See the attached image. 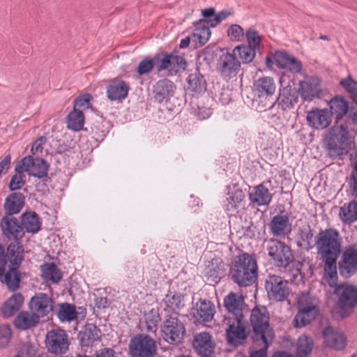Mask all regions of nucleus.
Masks as SVG:
<instances>
[{
  "label": "nucleus",
  "instance_id": "1",
  "mask_svg": "<svg viewBox=\"0 0 357 357\" xmlns=\"http://www.w3.org/2000/svg\"><path fill=\"white\" fill-rule=\"evenodd\" d=\"M318 253L324 261L325 278L331 287L337 286V274L336 260L340 253L339 233L334 229L319 232L317 238Z\"/></svg>",
  "mask_w": 357,
  "mask_h": 357
},
{
  "label": "nucleus",
  "instance_id": "2",
  "mask_svg": "<svg viewBox=\"0 0 357 357\" xmlns=\"http://www.w3.org/2000/svg\"><path fill=\"white\" fill-rule=\"evenodd\" d=\"M224 306L229 313L224 320L227 326L225 331L227 342L231 345L237 346L247 336L243 320V297L235 293H230L224 298Z\"/></svg>",
  "mask_w": 357,
  "mask_h": 357
},
{
  "label": "nucleus",
  "instance_id": "3",
  "mask_svg": "<svg viewBox=\"0 0 357 357\" xmlns=\"http://www.w3.org/2000/svg\"><path fill=\"white\" fill-rule=\"evenodd\" d=\"M22 248L16 244H10L5 253L0 244V279L11 291L19 287L20 278L17 268L22 260Z\"/></svg>",
  "mask_w": 357,
  "mask_h": 357
},
{
  "label": "nucleus",
  "instance_id": "4",
  "mask_svg": "<svg viewBox=\"0 0 357 357\" xmlns=\"http://www.w3.org/2000/svg\"><path fill=\"white\" fill-rule=\"evenodd\" d=\"M230 275L233 281L240 287L252 285L258 276L256 259L245 252L236 256L230 269Z\"/></svg>",
  "mask_w": 357,
  "mask_h": 357
},
{
  "label": "nucleus",
  "instance_id": "5",
  "mask_svg": "<svg viewBox=\"0 0 357 357\" xmlns=\"http://www.w3.org/2000/svg\"><path fill=\"white\" fill-rule=\"evenodd\" d=\"M250 324L255 333V342H262L266 345L272 343L274 334L269 326V314L266 307L256 306L250 314Z\"/></svg>",
  "mask_w": 357,
  "mask_h": 357
},
{
  "label": "nucleus",
  "instance_id": "6",
  "mask_svg": "<svg viewBox=\"0 0 357 357\" xmlns=\"http://www.w3.org/2000/svg\"><path fill=\"white\" fill-rule=\"evenodd\" d=\"M275 90L276 84L274 79L271 77H259L255 81V102L259 111H265L273 106V96Z\"/></svg>",
  "mask_w": 357,
  "mask_h": 357
},
{
  "label": "nucleus",
  "instance_id": "7",
  "mask_svg": "<svg viewBox=\"0 0 357 357\" xmlns=\"http://www.w3.org/2000/svg\"><path fill=\"white\" fill-rule=\"evenodd\" d=\"M337 297L336 305L342 317L349 316L357 306V288L354 285L343 283L336 287Z\"/></svg>",
  "mask_w": 357,
  "mask_h": 357
},
{
  "label": "nucleus",
  "instance_id": "8",
  "mask_svg": "<svg viewBox=\"0 0 357 357\" xmlns=\"http://www.w3.org/2000/svg\"><path fill=\"white\" fill-rule=\"evenodd\" d=\"M298 312L294 317V326L303 327L315 319L317 313V301L307 293H302L298 296Z\"/></svg>",
  "mask_w": 357,
  "mask_h": 357
},
{
  "label": "nucleus",
  "instance_id": "9",
  "mask_svg": "<svg viewBox=\"0 0 357 357\" xmlns=\"http://www.w3.org/2000/svg\"><path fill=\"white\" fill-rule=\"evenodd\" d=\"M268 257L278 267H287L293 261L290 248L284 242L271 238L266 243Z\"/></svg>",
  "mask_w": 357,
  "mask_h": 357
},
{
  "label": "nucleus",
  "instance_id": "10",
  "mask_svg": "<svg viewBox=\"0 0 357 357\" xmlns=\"http://www.w3.org/2000/svg\"><path fill=\"white\" fill-rule=\"evenodd\" d=\"M128 347L131 357H154L156 354L155 342L146 335H137L132 337Z\"/></svg>",
  "mask_w": 357,
  "mask_h": 357
},
{
  "label": "nucleus",
  "instance_id": "11",
  "mask_svg": "<svg viewBox=\"0 0 357 357\" xmlns=\"http://www.w3.org/2000/svg\"><path fill=\"white\" fill-rule=\"evenodd\" d=\"M154 63L159 72L166 71L167 75H174L185 69V59L178 55L162 54L154 58Z\"/></svg>",
  "mask_w": 357,
  "mask_h": 357
},
{
  "label": "nucleus",
  "instance_id": "12",
  "mask_svg": "<svg viewBox=\"0 0 357 357\" xmlns=\"http://www.w3.org/2000/svg\"><path fill=\"white\" fill-rule=\"evenodd\" d=\"M45 344L49 352L54 354H65L68 349V335L59 328L49 331L45 337Z\"/></svg>",
  "mask_w": 357,
  "mask_h": 357
},
{
  "label": "nucleus",
  "instance_id": "13",
  "mask_svg": "<svg viewBox=\"0 0 357 357\" xmlns=\"http://www.w3.org/2000/svg\"><path fill=\"white\" fill-rule=\"evenodd\" d=\"M266 289L268 298L275 301L285 300L290 292L287 281L275 275H271L267 278Z\"/></svg>",
  "mask_w": 357,
  "mask_h": 357
},
{
  "label": "nucleus",
  "instance_id": "14",
  "mask_svg": "<svg viewBox=\"0 0 357 357\" xmlns=\"http://www.w3.org/2000/svg\"><path fill=\"white\" fill-rule=\"evenodd\" d=\"M321 82L317 77H307L299 84L298 92L303 101L312 102L321 98L323 91Z\"/></svg>",
  "mask_w": 357,
  "mask_h": 357
},
{
  "label": "nucleus",
  "instance_id": "15",
  "mask_svg": "<svg viewBox=\"0 0 357 357\" xmlns=\"http://www.w3.org/2000/svg\"><path fill=\"white\" fill-rule=\"evenodd\" d=\"M47 169L48 166L43 160L27 156L17 164L15 170L27 172L29 175L43 178L47 175Z\"/></svg>",
  "mask_w": 357,
  "mask_h": 357
},
{
  "label": "nucleus",
  "instance_id": "16",
  "mask_svg": "<svg viewBox=\"0 0 357 357\" xmlns=\"http://www.w3.org/2000/svg\"><path fill=\"white\" fill-rule=\"evenodd\" d=\"M185 332L183 324L176 317H170L166 319L162 328L164 340L170 344L180 342Z\"/></svg>",
  "mask_w": 357,
  "mask_h": 357
},
{
  "label": "nucleus",
  "instance_id": "17",
  "mask_svg": "<svg viewBox=\"0 0 357 357\" xmlns=\"http://www.w3.org/2000/svg\"><path fill=\"white\" fill-rule=\"evenodd\" d=\"M228 192L225 202V209L229 216H235L245 208V194L239 188L231 189L230 186L227 187Z\"/></svg>",
  "mask_w": 357,
  "mask_h": 357
},
{
  "label": "nucleus",
  "instance_id": "18",
  "mask_svg": "<svg viewBox=\"0 0 357 357\" xmlns=\"http://www.w3.org/2000/svg\"><path fill=\"white\" fill-rule=\"evenodd\" d=\"M306 121L307 125L314 130H324L332 122L331 114L327 109L312 107L307 112Z\"/></svg>",
  "mask_w": 357,
  "mask_h": 357
},
{
  "label": "nucleus",
  "instance_id": "19",
  "mask_svg": "<svg viewBox=\"0 0 357 357\" xmlns=\"http://www.w3.org/2000/svg\"><path fill=\"white\" fill-rule=\"evenodd\" d=\"M357 270V249L354 246L347 248L343 252L339 262L341 275L349 278Z\"/></svg>",
  "mask_w": 357,
  "mask_h": 357
},
{
  "label": "nucleus",
  "instance_id": "20",
  "mask_svg": "<svg viewBox=\"0 0 357 357\" xmlns=\"http://www.w3.org/2000/svg\"><path fill=\"white\" fill-rule=\"evenodd\" d=\"M29 308L38 318L43 317L52 311L53 301L47 294L38 293L31 298Z\"/></svg>",
  "mask_w": 357,
  "mask_h": 357
},
{
  "label": "nucleus",
  "instance_id": "21",
  "mask_svg": "<svg viewBox=\"0 0 357 357\" xmlns=\"http://www.w3.org/2000/svg\"><path fill=\"white\" fill-rule=\"evenodd\" d=\"M192 346L202 357H210L213 352L215 343L209 333L202 332L194 337Z\"/></svg>",
  "mask_w": 357,
  "mask_h": 357
},
{
  "label": "nucleus",
  "instance_id": "22",
  "mask_svg": "<svg viewBox=\"0 0 357 357\" xmlns=\"http://www.w3.org/2000/svg\"><path fill=\"white\" fill-rule=\"evenodd\" d=\"M176 86L169 79L158 81L153 86V98L158 103L167 102L173 96Z\"/></svg>",
  "mask_w": 357,
  "mask_h": 357
},
{
  "label": "nucleus",
  "instance_id": "23",
  "mask_svg": "<svg viewBox=\"0 0 357 357\" xmlns=\"http://www.w3.org/2000/svg\"><path fill=\"white\" fill-rule=\"evenodd\" d=\"M130 90L129 84L122 79H114L107 86V96L112 101H121L126 98Z\"/></svg>",
  "mask_w": 357,
  "mask_h": 357
},
{
  "label": "nucleus",
  "instance_id": "24",
  "mask_svg": "<svg viewBox=\"0 0 357 357\" xmlns=\"http://www.w3.org/2000/svg\"><path fill=\"white\" fill-rule=\"evenodd\" d=\"M239 68L240 63L233 54L226 53L220 57L218 69L224 78L229 79L234 77L237 74Z\"/></svg>",
  "mask_w": 357,
  "mask_h": 357
},
{
  "label": "nucleus",
  "instance_id": "25",
  "mask_svg": "<svg viewBox=\"0 0 357 357\" xmlns=\"http://www.w3.org/2000/svg\"><path fill=\"white\" fill-rule=\"evenodd\" d=\"M326 149L331 157H338L346 155L348 152L347 141L340 139L337 135L328 132L324 139Z\"/></svg>",
  "mask_w": 357,
  "mask_h": 357
},
{
  "label": "nucleus",
  "instance_id": "26",
  "mask_svg": "<svg viewBox=\"0 0 357 357\" xmlns=\"http://www.w3.org/2000/svg\"><path fill=\"white\" fill-rule=\"evenodd\" d=\"M271 233L276 237L282 238L287 236L291 230V224L286 215L274 216L269 225Z\"/></svg>",
  "mask_w": 357,
  "mask_h": 357
},
{
  "label": "nucleus",
  "instance_id": "27",
  "mask_svg": "<svg viewBox=\"0 0 357 357\" xmlns=\"http://www.w3.org/2000/svg\"><path fill=\"white\" fill-rule=\"evenodd\" d=\"M323 335L326 345L334 349H343L347 344L344 333L337 328L326 327L323 332Z\"/></svg>",
  "mask_w": 357,
  "mask_h": 357
},
{
  "label": "nucleus",
  "instance_id": "28",
  "mask_svg": "<svg viewBox=\"0 0 357 357\" xmlns=\"http://www.w3.org/2000/svg\"><path fill=\"white\" fill-rule=\"evenodd\" d=\"M225 266L220 258H213L208 261L204 269V274L208 280L218 283L220 278L225 275Z\"/></svg>",
  "mask_w": 357,
  "mask_h": 357
},
{
  "label": "nucleus",
  "instance_id": "29",
  "mask_svg": "<svg viewBox=\"0 0 357 357\" xmlns=\"http://www.w3.org/2000/svg\"><path fill=\"white\" fill-rule=\"evenodd\" d=\"M215 312L214 305L208 301H201L197 304L196 308L192 312L195 319L199 322H207L213 319Z\"/></svg>",
  "mask_w": 357,
  "mask_h": 357
},
{
  "label": "nucleus",
  "instance_id": "30",
  "mask_svg": "<svg viewBox=\"0 0 357 357\" xmlns=\"http://www.w3.org/2000/svg\"><path fill=\"white\" fill-rule=\"evenodd\" d=\"M329 112L334 116L335 122L343 119L349 111V102L342 97L335 96L328 102Z\"/></svg>",
  "mask_w": 357,
  "mask_h": 357
},
{
  "label": "nucleus",
  "instance_id": "31",
  "mask_svg": "<svg viewBox=\"0 0 357 357\" xmlns=\"http://www.w3.org/2000/svg\"><path fill=\"white\" fill-rule=\"evenodd\" d=\"M208 20H199L193 23L195 29L192 38L200 45H204L209 40L211 31Z\"/></svg>",
  "mask_w": 357,
  "mask_h": 357
},
{
  "label": "nucleus",
  "instance_id": "32",
  "mask_svg": "<svg viewBox=\"0 0 357 357\" xmlns=\"http://www.w3.org/2000/svg\"><path fill=\"white\" fill-rule=\"evenodd\" d=\"M24 303V296L20 293L13 294L3 305L1 313L4 317H10L15 314Z\"/></svg>",
  "mask_w": 357,
  "mask_h": 357
},
{
  "label": "nucleus",
  "instance_id": "33",
  "mask_svg": "<svg viewBox=\"0 0 357 357\" xmlns=\"http://www.w3.org/2000/svg\"><path fill=\"white\" fill-rule=\"evenodd\" d=\"M164 303L165 310L176 314L185 306L183 296L175 292L167 294L164 298Z\"/></svg>",
  "mask_w": 357,
  "mask_h": 357
},
{
  "label": "nucleus",
  "instance_id": "34",
  "mask_svg": "<svg viewBox=\"0 0 357 357\" xmlns=\"http://www.w3.org/2000/svg\"><path fill=\"white\" fill-rule=\"evenodd\" d=\"M24 197L19 192L9 195L4 203V209L7 214L14 215L18 213L24 206Z\"/></svg>",
  "mask_w": 357,
  "mask_h": 357
},
{
  "label": "nucleus",
  "instance_id": "35",
  "mask_svg": "<svg viewBox=\"0 0 357 357\" xmlns=\"http://www.w3.org/2000/svg\"><path fill=\"white\" fill-rule=\"evenodd\" d=\"M78 337L82 346L89 347L99 340L100 331L96 326L89 324L79 333Z\"/></svg>",
  "mask_w": 357,
  "mask_h": 357
},
{
  "label": "nucleus",
  "instance_id": "36",
  "mask_svg": "<svg viewBox=\"0 0 357 357\" xmlns=\"http://www.w3.org/2000/svg\"><path fill=\"white\" fill-rule=\"evenodd\" d=\"M249 197L250 202L256 204L257 206H264L270 203L272 195L268 188L263 185H258L250 193Z\"/></svg>",
  "mask_w": 357,
  "mask_h": 357
},
{
  "label": "nucleus",
  "instance_id": "37",
  "mask_svg": "<svg viewBox=\"0 0 357 357\" xmlns=\"http://www.w3.org/2000/svg\"><path fill=\"white\" fill-rule=\"evenodd\" d=\"M39 321L38 315L28 312H21L15 319L14 324L16 328L25 330L34 326Z\"/></svg>",
  "mask_w": 357,
  "mask_h": 357
},
{
  "label": "nucleus",
  "instance_id": "38",
  "mask_svg": "<svg viewBox=\"0 0 357 357\" xmlns=\"http://www.w3.org/2000/svg\"><path fill=\"white\" fill-rule=\"evenodd\" d=\"M1 227L4 235L10 239H16L22 234V228L15 218L4 219Z\"/></svg>",
  "mask_w": 357,
  "mask_h": 357
},
{
  "label": "nucleus",
  "instance_id": "39",
  "mask_svg": "<svg viewBox=\"0 0 357 357\" xmlns=\"http://www.w3.org/2000/svg\"><path fill=\"white\" fill-rule=\"evenodd\" d=\"M160 317L157 310L151 309L144 314L143 320L141 321L142 327L149 333H155L158 328V324Z\"/></svg>",
  "mask_w": 357,
  "mask_h": 357
},
{
  "label": "nucleus",
  "instance_id": "40",
  "mask_svg": "<svg viewBox=\"0 0 357 357\" xmlns=\"http://www.w3.org/2000/svg\"><path fill=\"white\" fill-rule=\"evenodd\" d=\"M340 218L344 223H351L357 220V204L351 202L340 209Z\"/></svg>",
  "mask_w": 357,
  "mask_h": 357
},
{
  "label": "nucleus",
  "instance_id": "41",
  "mask_svg": "<svg viewBox=\"0 0 357 357\" xmlns=\"http://www.w3.org/2000/svg\"><path fill=\"white\" fill-rule=\"evenodd\" d=\"M22 225L27 232H37L40 227L38 215L34 212L24 213L22 216Z\"/></svg>",
  "mask_w": 357,
  "mask_h": 357
},
{
  "label": "nucleus",
  "instance_id": "42",
  "mask_svg": "<svg viewBox=\"0 0 357 357\" xmlns=\"http://www.w3.org/2000/svg\"><path fill=\"white\" fill-rule=\"evenodd\" d=\"M42 277L46 282H58L61 278V273L55 264L50 263L41 266Z\"/></svg>",
  "mask_w": 357,
  "mask_h": 357
},
{
  "label": "nucleus",
  "instance_id": "43",
  "mask_svg": "<svg viewBox=\"0 0 357 357\" xmlns=\"http://www.w3.org/2000/svg\"><path fill=\"white\" fill-rule=\"evenodd\" d=\"M84 117L82 110L73 109L67 118V126L69 129L78 131L84 126Z\"/></svg>",
  "mask_w": 357,
  "mask_h": 357
},
{
  "label": "nucleus",
  "instance_id": "44",
  "mask_svg": "<svg viewBox=\"0 0 357 357\" xmlns=\"http://www.w3.org/2000/svg\"><path fill=\"white\" fill-rule=\"evenodd\" d=\"M57 317L61 321H70L77 318V312L74 305L64 303L59 305Z\"/></svg>",
  "mask_w": 357,
  "mask_h": 357
},
{
  "label": "nucleus",
  "instance_id": "45",
  "mask_svg": "<svg viewBox=\"0 0 357 357\" xmlns=\"http://www.w3.org/2000/svg\"><path fill=\"white\" fill-rule=\"evenodd\" d=\"M233 52L235 56H238L243 63H249L254 59L256 50L247 45H239L236 47Z\"/></svg>",
  "mask_w": 357,
  "mask_h": 357
},
{
  "label": "nucleus",
  "instance_id": "46",
  "mask_svg": "<svg viewBox=\"0 0 357 357\" xmlns=\"http://www.w3.org/2000/svg\"><path fill=\"white\" fill-rule=\"evenodd\" d=\"M188 88L195 93H201L206 90V82L199 73L190 74L187 79Z\"/></svg>",
  "mask_w": 357,
  "mask_h": 357
},
{
  "label": "nucleus",
  "instance_id": "47",
  "mask_svg": "<svg viewBox=\"0 0 357 357\" xmlns=\"http://www.w3.org/2000/svg\"><path fill=\"white\" fill-rule=\"evenodd\" d=\"M312 341L306 335L299 337L297 342V356L307 357L312 351Z\"/></svg>",
  "mask_w": 357,
  "mask_h": 357
},
{
  "label": "nucleus",
  "instance_id": "48",
  "mask_svg": "<svg viewBox=\"0 0 357 357\" xmlns=\"http://www.w3.org/2000/svg\"><path fill=\"white\" fill-rule=\"evenodd\" d=\"M291 87H285L280 90L278 100L282 109H286L294 106V97L291 93Z\"/></svg>",
  "mask_w": 357,
  "mask_h": 357
},
{
  "label": "nucleus",
  "instance_id": "49",
  "mask_svg": "<svg viewBox=\"0 0 357 357\" xmlns=\"http://www.w3.org/2000/svg\"><path fill=\"white\" fill-rule=\"evenodd\" d=\"M340 84L354 98V102L357 103V82L351 75H348L340 81Z\"/></svg>",
  "mask_w": 357,
  "mask_h": 357
},
{
  "label": "nucleus",
  "instance_id": "50",
  "mask_svg": "<svg viewBox=\"0 0 357 357\" xmlns=\"http://www.w3.org/2000/svg\"><path fill=\"white\" fill-rule=\"evenodd\" d=\"M245 38L248 47L258 50L261 44V38L259 33L254 29L250 28L245 31Z\"/></svg>",
  "mask_w": 357,
  "mask_h": 357
},
{
  "label": "nucleus",
  "instance_id": "51",
  "mask_svg": "<svg viewBox=\"0 0 357 357\" xmlns=\"http://www.w3.org/2000/svg\"><path fill=\"white\" fill-rule=\"evenodd\" d=\"M227 34L230 40L233 42H241L245 34L243 29L238 24H231L227 31Z\"/></svg>",
  "mask_w": 357,
  "mask_h": 357
},
{
  "label": "nucleus",
  "instance_id": "52",
  "mask_svg": "<svg viewBox=\"0 0 357 357\" xmlns=\"http://www.w3.org/2000/svg\"><path fill=\"white\" fill-rule=\"evenodd\" d=\"M16 174L13 175L8 185L10 190L15 191L21 189L25 184L24 172L15 171Z\"/></svg>",
  "mask_w": 357,
  "mask_h": 357
},
{
  "label": "nucleus",
  "instance_id": "53",
  "mask_svg": "<svg viewBox=\"0 0 357 357\" xmlns=\"http://www.w3.org/2000/svg\"><path fill=\"white\" fill-rule=\"evenodd\" d=\"M11 335V329L8 325L0 326V348H4L8 344Z\"/></svg>",
  "mask_w": 357,
  "mask_h": 357
},
{
  "label": "nucleus",
  "instance_id": "54",
  "mask_svg": "<svg viewBox=\"0 0 357 357\" xmlns=\"http://www.w3.org/2000/svg\"><path fill=\"white\" fill-rule=\"evenodd\" d=\"M91 96L89 94H85L74 100L73 106L75 109L84 110L90 107V101Z\"/></svg>",
  "mask_w": 357,
  "mask_h": 357
},
{
  "label": "nucleus",
  "instance_id": "55",
  "mask_svg": "<svg viewBox=\"0 0 357 357\" xmlns=\"http://www.w3.org/2000/svg\"><path fill=\"white\" fill-rule=\"evenodd\" d=\"M291 56L284 52H278L275 54V61L280 68L285 69Z\"/></svg>",
  "mask_w": 357,
  "mask_h": 357
},
{
  "label": "nucleus",
  "instance_id": "56",
  "mask_svg": "<svg viewBox=\"0 0 357 357\" xmlns=\"http://www.w3.org/2000/svg\"><path fill=\"white\" fill-rule=\"evenodd\" d=\"M192 112L197 119L200 120H204L208 118L211 114V110L208 107H201L198 104H196L195 107H192Z\"/></svg>",
  "mask_w": 357,
  "mask_h": 357
},
{
  "label": "nucleus",
  "instance_id": "57",
  "mask_svg": "<svg viewBox=\"0 0 357 357\" xmlns=\"http://www.w3.org/2000/svg\"><path fill=\"white\" fill-rule=\"evenodd\" d=\"M153 67V60L151 59H144L140 61L137 69L139 75L147 74L152 70Z\"/></svg>",
  "mask_w": 357,
  "mask_h": 357
},
{
  "label": "nucleus",
  "instance_id": "58",
  "mask_svg": "<svg viewBox=\"0 0 357 357\" xmlns=\"http://www.w3.org/2000/svg\"><path fill=\"white\" fill-rule=\"evenodd\" d=\"M330 134L337 135L339 138L344 141L348 139L347 127L344 125L334 126L328 132Z\"/></svg>",
  "mask_w": 357,
  "mask_h": 357
},
{
  "label": "nucleus",
  "instance_id": "59",
  "mask_svg": "<svg viewBox=\"0 0 357 357\" xmlns=\"http://www.w3.org/2000/svg\"><path fill=\"white\" fill-rule=\"evenodd\" d=\"M231 15V12L229 10H222L218 13H215V17L212 20H208V23L211 27H215L218 25L222 21L226 20Z\"/></svg>",
  "mask_w": 357,
  "mask_h": 357
},
{
  "label": "nucleus",
  "instance_id": "60",
  "mask_svg": "<svg viewBox=\"0 0 357 357\" xmlns=\"http://www.w3.org/2000/svg\"><path fill=\"white\" fill-rule=\"evenodd\" d=\"M22 352L26 355L27 357H40L37 347L29 342L23 345Z\"/></svg>",
  "mask_w": 357,
  "mask_h": 357
},
{
  "label": "nucleus",
  "instance_id": "61",
  "mask_svg": "<svg viewBox=\"0 0 357 357\" xmlns=\"http://www.w3.org/2000/svg\"><path fill=\"white\" fill-rule=\"evenodd\" d=\"M301 69H302L301 63L298 59H296L294 56H291L285 70H287L293 73H298L301 72Z\"/></svg>",
  "mask_w": 357,
  "mask_h": 357
},
{
  "label": "nucleus",
  "instance_id": "62",
  "mask_svg": "<svg viewBox=\"0 0 357 357\" xmlns=\"http://www.w3.org/2000/svg\"><path fill=\"white\" fill-rule=\"evenodd\" d=\"M46 138L44 137H38L33 144L31 152L33 155H38L42 153L43 149V145L45 143Z\"/></svg>",
  "mask_w": 357,
  "mask_h": 357
},
{
  "label": "nucleus",
  "instance_id": "63",
  "mask_svg": "<svg viewBox=\"0 0 357 357\" xmlns=\"http://www.w3.org/2000/svg\"><path fill=\"white\" fill-rule=\"evenodd\" d=\"M255 344L257 346H263V347L258 351L251 353L249 357H266L267 349L271 344L266 345L262 342H258L257 344L255 342Z\"/></svg>",
  "mask_w": 357,
  "mask_h": 357
},
{
  "label": "nucleus",
  "instance_id": "64",
  "mask_svg": "<svg viewBox=\"0 0 357 357\" xmlns=\"http://www.w3.org/2000/svg\"><path fill=\"white\" fill-rule=\"evenodd\" d=\"M94 357H116L114 351L109 348H103L98 350Z\"/></svg>",
  "mask_w": 357,
  "mask_h": 357
}]
</instances>
